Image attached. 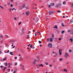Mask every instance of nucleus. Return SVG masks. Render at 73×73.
Masks as SVG:
<instances>
[{
	"label": "nucleus",
	"mask_w": 73,
	"mask_h": 73,
	"mask_svg": "<svg viewBox=\"0 0 73 73\" xmlns=\"http://www.w3.org/2000/svg\"><path fill=\"white\" fill-rule=\"evenodd\" d=\"M64 71L65 72H68V70H67L66 69H64Z\"/></svg>",
	"instance_id": "nucleus-13"
},
{
	"label": "nucleus",
	"mask_w": 73,
	"mask_h": 73,
	"mask_svg": "<svg viewBox=\"0 0 73 73\" xmlns=\"http://www.w3.org/2000/svg\"><path fill=\"white\" fill-rule=\"evenodd\" d=\"M17 57H15V60H16V59H17Z\"/></svg>",
	"instance_id": "nucleus-45"
},
{
	"label": "nucleus",
	"mask_w": 73,
	"mask_h": 73,
	"mask_svg": "<svg viewBox=\"0 0 73 73\" xmlns=\"http://www.w3.org/2000/svg\"><path fill=\"white\" fill-rule=\"evenodd\" d=\"M54 38L55 40H57V38Z\"/></svg>",
	"instance_id": "nucleus-57"
},
{
	"label": "nucleus",
	"mask_w": 73,
	"mask_h": 73,
	"mask_svg": "<svg viewBox=\"0 0 73 73\" xmlns=\"http://www.w3.org/2000/svg\"><path fill=\"white\" fill-rule=\"evenodd\" d=\"M37 36V33H36H36H35V36Z\"/></svg>",
	"instance_id": "nucleus-41"
},
{
	"label": "nucleus",
	"mask_w": 73,
	"mask_h": 73,
	"mask_svg": "<svg viewBox=\"0 0 73 73\" xmlns=\"http://www.w3.org/2000/svg\"><path fill=\"white\" fill-rule=\"evenodd\" d=\"M42 46V45L41 44L40 45V46Z\"/></svg>",
	"instance_id": "nucleus-55"
},
{
	"label": "nucleus",
	"mask_w": 73,
	"mask_h": 73,
	"mask_svg": "<svg viewBox=\"0 0 73 73\" xmlns=\"http://www.w3.org/2000/svg\"><path fill=\"white\" fill-rule=\"evenodd\" d=\"M6 68H7V67H4V68L3 69V72H5V69H6Z\"/></svg>",
	"instance_id": "nucleus-9"
},
{
	"label": "nucleus",
	"mask_w": 73,
	"mask_h": 73,
	"mask_svg": "<svg viewBox=\"0 0 73 73\" xmlns=\"http://www.w3.org/2000/svg\"><path fill=\"white\" fill-rule=\"evenodd\" d=\"M63 18H65V16H63Z\"/></svg>",
	"instance_id": "nucleus-60"
},
{
	"label": "nucleus",
	"mask_w": 73,
	"mask_h": 73,
	"mask_svg": "<svg viewBox=\"0 0 73 73\" xmlns=\"http://www.w3.org/2000/svg\"><path fill=\"white\" fill-rule=\"evenodd\" d=\"M68 33L70 32V30H68Z\"/></svg>",
	"instance_id": "nucleus-38"
},
{
	"label": "nucleus",
	"mask_w": 73,
	"mask_h": 73,
	"mask_svg": "<svg viewBox=\"0 0 73 73\" xmlns=\"http://www.w3.org/2000/svg\"><path fill=\"white\" fill-rule=\"evenodd\" d=\"M57 53H55V56H57Z\"/></svg>",
	"instance_id": "nucleus-52"
},
{
	"label": "nucleus",
	"mask_w": 73,
	"mask_h": 73,
	"mask_svg": "<svg viewBox=\"0 0 73 73\" xmlns=\"http://www.w3.org/2000/svg\"><path fill=\"white\" fill-rule=\"evenodd\" d=\"M26 15H27V16L29 15V11H26Z\"/></svg>",
	"instance_id": "nucleus-3"
},
{
	"label": "nucleus",
	"mask_w": 73,
	"mask_h": 73,
	"mask_svg": "<svg viewBox=\"0 0 73 73\" xmlns=\"http://www.w3.org/2000/svg\"><path fill=\"white\" fill-rule=\"evenodd\" d=\"M48 63L47 62V63H46V65H48Z\"/></svg>",
	"instance_id": "nucleus-54"
},
{
	"label": "nucleus",
	"mask_w": 73,
	"mask_h": 73,
	"mask_svg": "<svg viewBox=\"0 0 73 73\" xmlns=\"http://www.w3.org/2000/svg\"><path fill=\"white\" fill-rule=\"evenodd\" d=\"M59 60H60V61H62V58H60L59 59Z\"/></svg>",
	"instance_id": "nucleus-32"
},
{
	"label": "nucleus",
	"mask_w": 73,
	"mask_h": 73,
	"mask_svg": "<svg viewBox=\"0 0 73 73\" xmlns=\"http://www.w3.org/2000/svg\"><path fill=\"white\" fill-rule=\"evenodd\" d=\"M35 61H34V64H35Z\"/></svg>",
	"instance_id": "nucleus-63"
},
{
	"label": "nucleus",
	"mask_w": 73,
	"mask_h": 73,
	"mask_svg": "<svg viewBox=\"0 0 73 73\" xmlns=\"http://www.w3.org/2000/svg\"><path fill=\"white\" fill-rule=\"evenodd\" d=\"M21 22H20L19 23H18V25H20V24H21Z\"/></svg>",
	"instance_id": "nucleus-21"
},
{
	"label": "nucleus",
	"mask_w": 73,
	"mask_h": 73,
	"mask_svg": "<svg viewBox=\"0 0 73 73\" xmlns=\"http://www.w3.org/2000/svg\"><path fill=\"white\" fill-rule=\"evenodd\" d=\"M42 66V67H43L44 65H42V64H40V65H39V66Z\"/></svg>",
	"instance_id": "nucleus-11"
},
{
	"label": "nucleus",
	"mask_w": 73,
	"mask_h": 73,
	"mask_svg": "<svg viewBox=\"0 0 73 73\" xmlns=\"http://www.w3.org/2000/svg\"><path fill=\"white\" fill-rule=\"evenodd\" d=\"M53 28H56V29H57L58 28V27L57 25H55L53 27Z\"/></svg>",
	"instance_id": "nucleus-7"
},
{
	"label": "nucleus",
	"mask_w": 73,
	"mask_h": 73,
	"mask_svg": "<svg viewBox=\"0 0 73 73\" xmlns=\"http://www.w3.org/2000/svg\"><path fill=\"white\" fill-rule=\"evenodd\" d=\"M28 37L27 38H28L29 37V35H27Z\"/></svg>",
	"instance_id": "nucleus-33"
},
{
	"label": "nucleus",
	"mask_w": 73,
	"mask_h": 73,
	"mask_svg": "<svg viewBox=\"0 0 73 73\" xmlns=\"http://www.w3.org/2000/svg\"><path fill=\"white\" fill-rule=\"evenodd\" d=\"M61 53H62V52H59V54L60 55H61Z\"/></svg>",
	"instance_id": "nucleus-47"
},
{
	"label": "nucleus",
	"mask_w": 73,
	"mask_h": 73,
	"mask_svg": "<svg viewBox=\"0 0 73 73\" xmlns=\"http://www.w3.org/2000/svg\"><path fill=\"white\" fill-rule=\"evenodd\" d=\"M54 12H53V11H50L48 12V13H49V15H52V14H53Z\"/></svg>",
	"instance_id": "nucleus-2"
},
{
	"label": "nucleus",
	"mask_w": 73,
	"mask_h": 73,
	"mask_svg": "<svg viewBox=\"0 0 73 73\" xmlns=\"http://www.w3.org/2000/svg\"><path fill=\"white\" fill-rule=\"evenodd\" d=\"M59 40H61V38H59Z\"/></svg>",
	"instance_id": "nucleus-48"
},
{
	"label": "nucleus",
	"mask_w": 73,
	"mask_h": 73,
	"mask_svg": "<svg viewBox=\"0 0 73 73\" xmlns=\"http://www.w3.org/2000/svg\"><path fill=\"white\" fill-rule=\"evenodd\" d=\"M70 5H71V6L72 7V8H73V3H71L70 4Z\"/></svg>",
	"instance_id": "nucleus-14"
},
{
	"label": "nucleus",
	"mask_w": 73,
	"mask_h": 73,
	"mask_svg": "<svg viewBox=\"0 0 73 73\" xmlns=\"http://www.w3.org/2000/svg\"><path fill=\"white\" fill-rule=\"evenodd\" d=\"M48 7L49 8L50 7H51L50 5H48Z\"/></svg>",
	"instance_id": "nucleus-34"
},
{
	"label": "nucleus",
	"mask_w": 73,
	"mask_h": 73,
	"mask_svg": "<svg viewBox=\"0 0 73 73\" xmlns=\"http://www.w3.org/2000/svg\"><path fill=\"white\" fill-rule=\"evenodd\" d=\"M54 57H56V56L55 55L54 56Z\"/></svg>",
	"instance_id": "nucleus-62"
},
{
	"label": "nucleus",
	"mask_w": 73,
	"mask_h": 73,
	"mask_svg": "<svg viewBox=\"0 0 73 73\" xmlns=\"http://www.w3.org/2000/svg\"><path fill=\"white\" fill-rule=\"evenodd\" d=\"M11 2H12V1H13V0H11Z\"/></svg>",
	"instance_id": "nucleus-56"
},
{
	"label": "nucleus",
	"mask_w": 73,
	"mask_h": 73,
	"mask_svg": "<svg viewBox=\"0 0 73 73\" xmlns=\"http://www.w3.org/2000/svg\"><path fill=\"white\" fill-rule=\"evenodd\" d=\"M0 67H1V69H2L3 68V66H0Z\"/></svg>",
	"instance_id": "nucleus-29"
},
{
	"label": "nucleus",
	"mask_w": 73,
	"mask_h": 73,
	"mask_svg": "<svg viewBox=\"0 0 73 73\" xmlns=\"http://www.w3.org/2000/svg\"><path fill=\"white\" fill-rule=\"evenodd\" d=\"M62 26L63 27H64V23H62Z\"/></svg>",
	"instance_id": "nucleus-18"
},
{
	"label": "nucleus",
	"mask_w": 73,
	"mask_h": 73,
	"mask_svg": "<svg viewBox=\"0 0 73 73\" xmlns=\"http://www.w3.org/2000/svg\"><path fill=\"white\" fill-rule=\"evenodd\" d=\"M9 50H8V51H7V52H6L7 53H9Z\"/></svg>",
	"instance_id": "nucleus-40"
},
{
	"label": "nucleus",
	"mask_w": 73,
	"mask_h": 73,
	"mask_svg": "<svg viewBox=\"0 0 73 73\" xmlns=\"http://www.w3.org/2000/svg\"><path fill=\"white\" fill-rule=\"evenodd\" d=\"M12 53H13V52H11V53H10V54H11V55H12V56H13V54H12Z\"/></svg>",
	"instance_id": "nucleus-19"
},
{
	"label": "nucleus",
	"mask_w": 73,
	"mask_h": 73,
	"mask_svg": "<svg viewBox=\"0 0 73 73\" xmlns=\"http://www.w3.org/2000/svg\"><path fill=\"white\" fill-rule=\"evenodd\" d=\"M50 5H51L52 6H54V3H50Z\"/></svg>",
	"instance_id": "nucleus-8"
},
{
	"label": "nucleus",
	"mask_w": 73,
	"mask_h": 73,
	"mask_svg": "<svg viewBox=\"0 0 73 73\" xmlns=\"http://www.w3.org/2000/svg\"><path fill=\"white\" fill-rule=\"evenodd\" d=\"M5 66H7V63H5Z\"/></svg>",
	"instance_id": "nucleus-37"
},
{
	"label": "nucleus",
	"mask_w": 73,
	"mask_h": 73,
	"mask_svg": "<svg viewBox=\"0 0 73 73\" xmlns=\"http://www.w3.org/2000/svg\"><path fill=\"white\" fill-rule=\"evenodd\" d=\"M4 60H7L6 59V58H5L3 59V61H4Z\"/></svg>",
	"instance_id": "nucleus-23"
},
{
	"label": "nucleus",
	"mask_w": 73,
	"mask_h": 73,
	"mask_svg": "<svg viewBox=\"0 0 73 73\" xmlns=\"http://www.w3.org/2000/svg\"><path fill=\"white\" fill-rule=\"evenodd\" d=\"M15 46H14L13 47V48H15Z\"/></svg>",
	"instance_id": "nucleus-46"
},
{
	"label": "nucleus",
	"mask_w": 73,
	"mask_h": 73,
	"mask_svg": "<svg viewBox=\"0 0 73 73\" xmlns=\"http://www.w3.org/2000/svg\"><path fill=\"white\" fill-rule=\"evenodd\" d=\"M11 10H12V9H9V11L10 12H11Z\"/></svg>",
	"instance_id": "nucleus-30"
},
{
	"label": "nucleus",
	"mask_w": 73,
	"mask_h": 73,
	"mask_svg": "<svg viewBox=\"0 0 73 73\" xmlns=\"http://www.w3.org/2000/svg\"><path fill=\"white\" fill-rule=\"evenodd\" d=\"M64 31H62V34H64Z\"/></svg>",
	"instance_id": "nucleus-17"
},
{
	"label": "nucleus",
	"mask_w": 73,
	"mask_h": 73,
	"mask_svg": "<svg viewBox=\"0 0 73 73\" xmlns=\"http://www.w3.org/2000/svg\"><path fill=\"white\" fill-rule=\"evenodd\" d=\"M49 66L51 67V68H52V65H49Z\"/></svg>",
	"instance_id": "nucleus-35"
},
{
	"label": "nucleus",
	"mask_w": 73,
	"mask_h": 73,
	"mask_svg": "<svg viewBox=\"0 0 73 73\" xmlns=\"http://www.w3.org/2000/svg\"><path fill=\"white\" fill-rule=\"evenodd\" d=\"M6 37H8V36H7V35H6Z\"/></svg>",
	"instance_id": "nucleus-59"
},
{
	"label": "nucleus",
	"mask_w": 73,
	"mask_h": 73,
	"mask_svg": "<svg viewBox=\"0 0 73 73\" xmlns=\"http://www.w3.org/2000/svg\"><path fill=\"white\" fill-rule=\"evenodd\" d=\"M57 12H58V13H60L61 11H57Z\"/></svg>",
	"instance_id": "nucleus-26"
},
{
	"label": "nucleus",
	"mask_w": 73,
	"mask_h": 73,
	"mask_svg": "<svg viewBox=\"0 0 73 73\" xmlns=\"http://www.w3.org/2000/svg\"><path fill=\"white\" fill-rule=\"evenodd\" d=\"M70 33L71 34H73V30H71L70 31Z\"/></svg>",
	"instance_id": "nucleus-10"
},
{
	"label": "nucleus",
	"mask_w": 73,
	"mask_h": 73,
	"mask_svg": "<svg viewBox=\"0 0 73 73\" xmlns=\"http://www.w3.org/2000/svg\"><path fill=\"white\" fill-rule=\"evenodd\" d=\"M33 32H35V30H33Z\"/></svg>",
	"instance_id": "nucleus-61"
},
{
	"label": "nucleus",
	"mask_w": 73,
	"mask_h": 73,
	"mask_svg": "<svg viewBox=\"0 0 73 73\" xmlns=\"http://www.w3.org/2000/svg\"><path fill=\"white\" fill-rule=\"evenodd\" d=\"M52 38H53L54 37V34H52Z\"/></svg>",
	"instance_id": "nucleus-15"
},
{
	"label": "nucleus",
	"mask_w": 73,
	"mask_h": 73,
	"mask_svg": "<svg viewBox=\"0 0 73 73\" xmlns=\"http://www.w3.org/2000/svg\"><path fill=\"white\" fill-rule=\"evenodd\" d=\"M3 35L1 36L0 37H1V38H3Z\"/></svg>",
	"instance_id": "nucleus-39"
},
{
	"label": "nucleus",
	"mask_w": 73,
	"mask_h": 73,
	"mask_svg": "<svg viewBox=\"0 0 73 73\" xmlns=\"http://www.w3.org/2000/svg\"><path fill=\"white\" fill-rule=\"evenodd\" d=\"M11 7H13V5H12V4H11Z\"/></svg>",
	"instance_id": "nucleus-36"
},
{
	"label": "nucleus",
	"mask_w": 73,
	"mask_h": 73,
	"mask_svg": "<svg viewBox=\"0 0 73 73\" xmlns=\"http://www.w3.org/2000/svg\"><path fill=\"white\" fill-rule=\"evenodd\" d=\"M31 45V44H29V45H28V46H30V45Z\"/></svg>",
	"instance_id": "nucleus-44"
},
{
	"label": "nucleus",
	"mask_w": 73,
	"mask_h": 73,
	"mask_svg": "<svg viewBox=\"0 0 73 73\" xmlns=\"http://www.w3.org/2000/svg\"><path fill=\"white\" fill-rule=\"evenodd\" d=\"M39 43H40V44H41V43H42V42L41 41H38Z\"/></svg>",
	"instance_id": "nucleus-25"
},
{
	"label": "nucleus",
	"mask_w": 73,
	"mask_h": 73,
	"mask_svg": "<svg viewBox=\"0 0 73 73\" xmlns=\"http://www.w3.org/2000/svg\"><path fill=\"white\" fill-rule=\"evenodd\" d=\"M15 65H17V63H15Z\"/></svg>",
	"instance_id": "nucleus-50"
},
{
	"label": "nucleus",
	"mask_w": 73,
	"mask_h": 73,
	"mask_svg": "<svg viewBox=\"0 0 73 73\" xmlns=\"http://www.w3.org/2000/svg\"><path fill=\"white\" fill-rule=\"evenodd\" d=\"M14 20H16V18H14Z\"/></svg>",
	"instance_id": "nucleus-49"
},
{
	"label": "nucleus",
	"mask_w": 73,
	"mask_h": 73,
	"mask_svg": "<svg viewBox=\"0 0 73 73\" xmlns=\"http://www.w3.org/2000/svg\"><path fill=\"white\" fill-rule=\"evenodd\" d=\"M62 3H63V4L64 5H65V4H66V2H65V1H63V2Z\"/></svg>",
	"instance_id": "nucleus-12"
},
{
	"label": "nucleus",
	"mask_w": 73,
	"mask_h": 73,
	"mask_svg": "<svg viewBox=\"0 0 73 73\" xmlns=\"http://www.w3.org/2000/svg\"><path fill=\"white\" fill-rule=\"evenodd\" d=\"M0 7H1V8H3V7H2V6L0 5Z\"/></svg>",
	"instance_id": "nucleus-53"
},
{
	"label": "nucleus",
	"mask_w": 73,
	"mask_h": 73,
	"mask_svg": "<svg viewBox=\"0 0 73 73\" xmlns=\"http://www.w3.org/2000/svg\"><path fill=\"white\" fill-rule=\"evenodd\" d=\"M8 70H9V71H10V70H10V69H8Z\"/></svg>",
	"instance_id": "nucleus-51"
},
{
	"label": "nucleus",
	"mask_w": 73,
	"mask_h": 73,
	"mask_svg": "<svg viewBox=\"0 0 73 73\" xmlns=\"http://www.w3.org/2000/svg\"><path fill=\"white\" fill-rule=\"evenodd\" d=\"M70 40L71 42H73V39H72V38L70 39Z\"/></svg>",
	"instance_id": "nucleus-16"
},
{
	"label": "nucleus",
	"mask_w": 73,
	"mask_h": 73,
	"mask_svg": "<svg viewBox=\"0 0 73 73\" xmlns=\"http://www.w3.org/2000/svg\"><path fill=\"white\" fill-rule=\"evenodd\" d=\"M16 71H14L13 73H16Z\"/></svg>",
	"instance_id": "nucleus-42"
},
{
	"label": "nucleus",
	"mask_w": 73,
	"mask_h": 73,
	"mask_svg": "<svg viewBox=\"0 0 73 73\" xmlns=\"http://www.w3.org/2000/svg\"><path fill=\"white\" fill-rule=\"evenodd\" d=\"M52 53H53V54H54V52H52Z\"/></svg>",
	"instance_id": "nucleus-58"
},
{
	"label": "nucleus",
	"mask_w": 73,
	"mask_h": 73,
	"mask_svg": "<svg viewBox=\"0 0 73 73\" xmlns=\"http://www.w3.org/2000/svg\"><path fill=\"white\" fill-rule=\"evenodd\" d=\"M25 9H28V7H25Z\"/></svg>",
	"instance_id": "nucleus-43"
},
{
	"label": "nucleus",
	"mask_w": 73,
	"mask_h": 73,
	"mask_svg": "<svg viewBox=\"0 0 73 73\" xmlns=\"http://www.w3.org/2000/svg\"><path fill=\"white\" fill-rule=\"evenodd\" d=\"M52 44H48V46L50 48H52Z\"/></svg>",
	"instance_id": "nucleus-5"
},
{
	"label": "nucleus",
	"mask_w": 73,
	"mask_h": 73,
	"mask_svg": "<svg viewBox=\"0 0 73 73\" xmlns=\"http://www.w3.org/2000/svg\"><path fill=\"white\" fill-rule=\"evenodd\" d=\"M46 73H48V72H46Z\"/></svg>",
	"instance_id": "nucleus-64"
},
{
	"label": "nucleus",
	"mask_w": 73,
	"mask_h": 73,
	"mask_svg": "<svg viewBox=\"0 0 73 73\" xmlns=\"http://www.w3.org/2000/svg\"><path fill=\"white\" fill-rule=\"evenodd\" d=\"M32 48L33 49H35V47H34V46H33Z\"/></svg>",
	"instance_id": "nucleus-27"
},
{
	"label": "nucleus",
	"mask_w": 73,
	"mask_h": 73,
	"mask_svg": "<svg viewBox=\"0 0 73 73\" xmlns=\"http://www.w3.org/2000/svg\"><path fill=\"white\" fill-rule=\"evenodd\" d=\"M69 52H72V50L70 49L69 50Z\"/></svg>",
	"instance_id": "nucleus-24"
},
{
	"label": "nucleus",
	"mask_w": 73,
	"mask_h": 73,
	"mask_svg": "<svg viewBox=\"0 0 73 73\" xmlns=\"http://www.w3.org/2000/svg\"><path fill=\"white\" fill-rule=\"evenodd\" d=\"M22 69H23V70H24V66H23L22 67Z\"/></svg>",
	"instance_id": "nucleus-22"
},
{
	"label": "nucleus",
	"mask_w": 73,
	"mask_h": 73,
	"mask_svg": "<svg viewBox=\"0 0 73 73\" xmlns=\"http://www.w3.org/2000/svg\"><path fill=\"white\" fill-rule=\"evenodd\" d=\"M33 46H32V45H31L30 46V48H32Z\"/></svg>",
	"instance_id": "nucleus-31"
},
{
	"label": "nucleus",
	"mask_w": 73,
	"mask_h": 73,
	"mask_svg": "<svg viewBox=\"0 0 73 73\" xmlns=\"http://www.w3.org/2000/svg\"><path fill=\"white\" fill-rule=\"evenodd\" d=\"M53 38L50 37V39L48 38H47V41L48 42H53Z\"/></svg>",
	"instance_id": "nucleus-1"
},
{
	"label": "nucleus",
	"mask_w": 73,
	"mask_h": 73,
	"mask_svg": "<svg viewBox=\"0 0 73 73\" xmlns=\"http://www.w3.org/2000/svg\"><path fill=\"white\" fill-rule=\"evenodd\" d=\"M25 4H24L22 6V8H25Z\"/></svg>",
	"instance_id": "nucleus-6"
},
{
	"label": "nucleus",
	"mask_w": 73,
	"mask_h": 73,
	"mask_svg": "<svg viewBox=\"0 0 73 73\" xmlns=\"http://www.w3.org/2000/svg\"><path fill=\"white\" fill-rule=\"evenodd\" d=\"M68 54L67 53H66V54L64 56L65 57V58H66V57H68Z\"/></svg>",
	"instance_id": "nucleus-4"
},
{
	"label": "nucleus",
	"mask_w": 73,
	"mask_h": 73,
	"mask_svg": "<svg viewBox=\"0 0 73 73\" xmlns=\"http://www.w3.org/2000/svg\"><path fill=\"white\" fill-rule=\"evenodd\" d=\"M70 23H73V21H72V20H71L70 21Z\"/></svg>",
	"instance_id": "nucleus-28"
},
{
	"label": "nucleus",
	"mask_w": 73,
	"mask_h": 73,
	"mask_svg": "<svg viewBox=\"0 0 73 73\" xmlns=\"http://www.w3.org/2000/svg\"><path fill=\"white\" fill-rule=\"evenodd\" d=\"M62 50L61 49H59V52H61Z\"/></svg>",
	"instance_id": "nucleus-20"
}]
</instances>
